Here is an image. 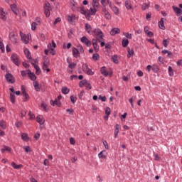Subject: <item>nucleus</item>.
Instances as JSON below:
<instances>
[{
    "instance_id": "f704fd0d",
    "label": "nucleus",
    "mask_w": 182,
    "mask_h": 182,
    "mask_svg": "<svg viewBox=\"0 0 182 182\" xmlns=\"http://www.w3.org/2000/svg\"><path fill=\"white\" fill-rule=\"evenodd\" d=\"M99 1L100 0H92L93 8H99V5H100V4L99 3Z\"/></svg>"
},
{
    "instance_id": "ea45409f",
    "label": "nucleus",
    "mask_w": 182,
    "mask_h": 182,
    "mask_svg": "<svg viewBox=\"0 0 182 182\" xmlns=\"http://www.w3.org/2000/svg\"><path fill=\"white\" fill-rule=\"evenodd\" d=\"M112 10V12H114V15H119V8H117V6H113Z\"/></svg>"
},
{
    "instance_id": "9b49d317",
    "label": "nucleus",
    "mask_w": 182,
    "mask_h": 182,
    "mask_svg": "<svg viewBox=\"0 0 182 182\" xmlns=\"http://www.w3.org/2000/svg\"><path fill=\"white\" fill-rule=\"evenodd\" d=\"M77 4L75 2V0H70V7L74 12L77 11Z\"/></svg>"
},
{
    "instance_id": "39448f33",
    "label": "nucleus",
    "mask_w": 182,
    "mask_h": 182,
    "mask_svg": "<svg viewBox=\"0 0 182 182\" xmlns=\"http://www.w3.org/2000/svg\"><path fill=\"white\" fill-rule=\"evenodd\" d=\"M50 63H49V59L44 58V61L43 63V70H46L47 73L50 72V69H49V66Z\"/></svg>"
},
{
    "instance_id": "2eb2a0df",
    "label": "nucleus",
    "mask_w": 182,
    "mask_h": 182,
    "mask_svg": "<svg viewBox=\"0 0 182 182\" xmlns=\"http://www.w3.org/2000/svg\"><path fill=\"white\" fill-rule=\"evenodd\" d=\"M102 12L105 18L107 20L112 19V16L110 15V13H109V11L106 9V8H103Z\"/></svg>"
},
{
    "instance_id": "603ef678",
    "label": "nucleus",
    "mask_w": 182,
    "mask_h": 182,
    "mask_svg": "<svg viewBox=\"0 0 182 182\" xmlns=\"http://www.w3.org/2000/svg\"><path fill=\"white\" fill-rule=\"evenodd\" d=\"M77 65V64L76 63H69L68 68H69V69H75V68H76Z\"/></svg>"
},
{
    "instance_id": "4c0bfd02",
    "label": "nucleus",
    "mask_w": 182,
    "mask_h": 182,
    "mask_svg": "<svg viewBox=\"0 0 182 182\" xmlns=\"http://www.w3.org/2000/svg\"><path fill=\"white\" fill-rule=\"evenodd\" d=\"M10 100L11 103L14 105L16 100L15 93H10Z\"/></svg>"
},
{
    "instance_id": "49530a36",
    "label": "nucleus",
    "mask_w": 182,
    "mask_h": 182,
    "mask_svg": "<svg viewBox=\"0 0 182 182\" xmlns=\"http://www.w3.org/2000/svg\"><path fill=\"white\" fill-rule=\"evenodd\" d=\"M100 56L99 55L98 53H94L92 55V60H99Z\"/></svg>"
},
{
    "instance_id": "bb28decb",
    "label": "nucleus",
    "mask_w": 182,
    "mask_h": 182,
    "mask_svg": "<svg viewBox=\"0 0 182 182\" xmlns=\"http://www.w3.org/2000/svg\"><path fill=\"white\" fill-rule=\"evenodd\" d=\"M11 9L12 10V11L14 12V14H15L16 15H18V8L16 7V4H11L10 6Z\"/></svg>"
},
{
    "instance_id": "f03ea898",
    "label": "nucleus",
    "mask_w": 182,
    "mask_h": 182,
    "mask_svg": "<svg viewBox=\"0 0 182 182\" xmlns=\"http://www.w3.org/2000/svg\"><path fill=\"white\" fill-rule=\"evenodd\" d=\"M52 10V6L49 2H46L44 6V14L46 18H49L50 16V11Z\"/></svg>"
},
{
    "instance_id": "4be33fe9",
    "label": "nucleus",
    "mask_w": 182,
    "mask_h": 182,
    "mask_svg": "<svg viewBox=\"0 0 182 182\" xmlns=\"http://www.w3.org/2000/svg\"><path fill=\"white\" fill-rule=\"evenodd\" d=\"M120 129V125H119L118 124H117L115 125V129H114V139H117V136L119 134V129Z\"/></svg>"
},
{
    "instance_id": "7ed1b4c3",
    "label": "nucleus",
    "mask_w": 182,
    "mask_h": 182,
    "mask_svg": "<svg viewBox=\"0 0 182 182\" xmlns=\"http://www.w3.org/2000/svg\"><path fill=\"white\" fill-rule=\"evenodd\" d=\"M56 48V43H55V41L52 40L51 43H49L48 44V49L50 50V53L53 55L55 54V48Z\"/></svg>"
},
{
    "instance_id": "a18cd8bd",
    "label": "nucleus",
    "mask_w": 182,
    "mask_h": 182,
    "mask_svg": "<svg viewBox=\"0 0 182 182\" xmlns=\"http://www.w3.org/2000/svg\"><path fill=\"white\" fill-rule=\"evenodd\" d=\"M96 12H97V10L96 9V8H90V15H96Z\"/></svg>"
},
{
    "instance_id": "9d476101",
    "label": "nucleus",
    "mask_w": 182,
    "mask_h": 182,
    "mask_svg": "<svg viewBox=\"0 0 182 182\" xmlns=\"http://www.w3.org/2000/svg\"><path fill=\"white\" fill-rule=\"evenodd\" d=\"M80 41H81L82 43H85V45H86V46H87V47L92 46V41H90L86 36H82L80 38Z\"/></svg>"
},
{
    "instance_id": "412c9836",
    "label": "nucleus",
    "mask_w": 182,
    "mask_h": 182,
    "mask_svg": "<svg viewBox=\"0 0 182 182\" xmlns=\"http://www.w3.org/2000/svg\"><path fill=\"white\" fill-rule=\"evenodd\" d=\"M21 93H22L23 97H25V100H28L29 95H28V93H26V90L23 88V85L21 86Z\"/></svg>"
},
{
    "instance_id": "8fccbe9b",
    "label": "nucleus",
    "mask_w": 182,
    "mask_h": 182,
    "mask_svg": "<svg viewBox=\"0 0 182 182\" xmlns=\"http://www.w3.org/2000/svg\"><path fill=\"white\" fill-rule=\"evenodd\" d=\"M168 75L169 76H173L174 72L173 71V68H171V66H169L168 68Z\"/></svg>"
},
{
    "instance_id": "de8ad7c7",
    "label": "nucleus",
    "mask_w": 182,
    "mask_h": 182,
    "mask_svg": "<svg viewBox=\"0 0 182 182\" xmlns=\"http://www.w3.org/2000/svg\"><path fill=\"white\" fill-rule=\"evenodd\" d=\"M0 127H1V129H6V124L5 123V121H0Z\"/></svg>"
},
{
    "instance_id": "1a4fd4ad",
    "label": "nucleus",
    "mask_w": 182,
    "mask_h": 182,
    "mask_svg": "<svg viewBox=\"0 0 182 182\" xmlns=\"http://www.w3.org/2000/svg\"><path fill=\"white\" fill-rule=\"evenodd\" d=\"M36 122L40 124V129H43L42 125L45 123V118L42 115H38L36 117Z\"/></svg>"
},
{
    "instance_id": "dca6fc26",
    "label": "nucleus",
    "mask_w": 182,
    "mask_h": 182,
    "mask_svg": "<svg viewBox=\"0 0 182 182\" xmlns=\"http://www.w3.org/2000/svg\"><path fill=\"white\" fill-rule=\"evenodd\" d=\"M0 19H2V21H6V14L4 11V9H2V7H0Z\"/></svg>"
},
{
    "instance_id": "774afa93",
    "label": "nucleus",
    "mask_w": 182,
    "mask_h": 182,
    "mask_svg": "<svg viewBox=\"0 0 182 182\" xmlns=\"http://www.w3.org/2000/svg\"><path fill=\"white\" fill-rule=\"evenodd\" d=\"M105 114L106 116H110V109L107 107L105 110Z\"/></svg>"
},
{
    "instance_id": "393cba45",
    "label": "nucleus",
    "mask_w": 182,
    "mask_h": 182,
    "mask_svg": "<svg viewBox=\"0 0 182 182\" xmlns=\"http://www.w3.org/2000/svg\"><path fill=\"white\" fill-rule=\"evenodd\" d=\"M85 26L86 32H87L89 34L92 33V26H90L89 23H85Z\"/></svg>"
},
{
    "instance_id": "b1692460",
    "label": "nucleus",
    "mask_w": 182,
    "mask_h": 182,
    "mask_svg": "<svg viewBox=\"0 0 182 182\" xmlns=\"http://www.w3.org/2000/svg\"><path fill=\"white\" fill-rule=\"evenodd\" d=\"M27 72H28L27 73L31 80H36V75H35V74L31 72L30 70H28Z\"/></svg>"
},
{
    "instance_id": "58836bf2",
    "label": "nucleus",
    "mask_w": 182,
    "mask_h": 182,
    "mask_svg": "<svg viewBox=\"0 0 182 182\" xmlns=\"http://www.w3.org/2000/svg\"><path fill=\"white\" fill-rule=\"evenodd\" d=\"M77 50L79 51L80 53H85V49L82 45H78L77 46Z\"/></svg>"
},
{
    "instance_id": "c9c22d12",
    "label": "nucleus",
    "mask_w": 182,
    "mask_h": 182,
    "mask_svg": "<svg viewBox=\"0 0 182 182\" xmlns=\"http://www.w3.org/2000/svg\"><path fill=\"white\" fill-rule=\"evenodd\" d=\"M24 54L26 55V58H27V59H31V52H29L28 48L24 50Z\"/></svg>"
},
{
    "instance_id": "680f3d73",
    "label": "nucleus",
    "mask_w": 182,
    "mask_h": 182,
    "mask_svg": "<svg viewBox=\"0 0 182 182\" xmlns=\"http://www.w3.org/2000/svg\"><path fill=\"white\" fill-rule=\"evenodd\" d=\"M150 18H151V12H149L146 14V21H150Z\"/></svg>"
},
{
    "instance_id": "cd10ccee",
    "label": "nucleus",
    "mask_w": 182,
    "mask_h": 182,
    "mask_svg": "<svg viewBox=\"0 0 182 182\" xmlns=\"http://www.w3.org/2000/svg\"><path fill=\"white\" fill-rule=\"evenodd\" d=\"M61 92L63 95H68L69 92H70V90L67 87H63L61 89Z\"/></svg>"
},
{
    "instance_id": "423d86ee",
    "label": "nucleus",
    "mask_w": 182,
    "mask_h": 182,
    "mask_svg": "<svg viewBox=\"0 0 182 182\" xmlns=\"http://www.w3.org/2000/svg\"><path fill=\"white\" fill-rule=\"evenodd\" d=\"M11 62L14 63L16 66H19L21 65V61H19V58L18 57V55L14 53L11 57Z\"/></svg>"
},
{
    "instance_id": "0e129e2a",
    "label": "nucleus",
    "mask_w": 182,
    "mask_h": 182,
    "mask_svg": "<svg viewBox=\"0 0 182 182\" xmlns=\"http://www.w3.org/2000/svg\"><path fill=\"white\" fill-rule=\"evenodd\" d=\"M98 99L99 100H102V102H106V96L100 95Z\"/></svg>"
},
{
    "instance_id": "6e6d98bb",
    "label": "nucleus",
    "mask_w": 182,
    "mask_h": 182,
    "mask_svg": "<svg viewBox=\"0 0 182 182\" xmlns=\"http://www.w3.org/2000/svg\"><path fill=\"white\" fill-rule=\"evenodd\" d=\"M92 46L95 52H99V44H97V43L92 44Z\"/></svg>"
},
{
    "instance_id": "f3484780",
    "label": "nucleus",
    "mask_w": 182,
    "mask_h": 182,
    "mask_svg": "<svg viewBox=\"0 0 182 182\" xmlns=\"http://www.w3.org/2000/svg\"><path fill=\"white\" fill-rule=\"evenodd\" d=\"M98 157H99V159H107V153L105 150L101 151L98 154Z\"/></svg>"
},
{
    "instance_id": "c756f323",
    "label": "nucleus",
    "mask_w": 182,
    "mask_h": 182,
    "mask_svg": "<svg viewBox=\"0 0 182 182\" xmlns=\"http://www.w3.org/2000/svg\"><path fill=\"white\" fill-rule=\"evenodd\" d=\"M151 70H153L154 73H157V72H159V70H160V68H159V65L154 64L152 65Z\"/></svg>"
},
{
    "instance_id": "6e6552de",
    "label": "nucleus",
    "mask_w": 182,
    "mask_h": 182,
    "mask_svg": "<svg viewBox=\"0 0 182 182\" xmlns=\"http://www.w3.org/2000/svg\"><path fill=\"white\" fill-rule=\"evenodd\" d=\"M5 78L6 82H8V83H11V84L15 83V77H14V75H12V74L11 73L6 74Z\"/></svg>"
},
{
    "instance_id": "e2e57ef3",
    "label": "nucleus",
    "mask_w": 182,
    "mask_h": 182,
    "mask_svg": "<svg viewBox=\"0 0 182 182\" xmlns=\"http://www.w3.org/2000/svg\"><path fill=\"white\" fill-rule=\"evenodd\" d=\"M85 73L89 76H93V75H95V73L92 71V69H90V70L87 71Z\"/></svg>"
},
{
    "instance_id": "0eeeda50",
    "label": "nucleus",
    "mask_w": 182,
    "mask_h": 182,
    "mask_svg": "<svg viewBox=\"0 0 182 182\" xmlns=\"http://www.w3.org/2000/svg\"><path fill=\"white\" fill-rule=\"evenodd\" d=\"M9 39L13 42V43H18V35L15 32L12 31L9 33Z\"/></svg>"
},
{
    "instance_id": "a878e982",
    "label": "nucleus",
    "mask_w": 182,
    "mask_h": 182,
    "mask_svg": "<svg viewBox=\"0 0 182 182\" xmlns=\"http://www.w3.org/2000/svg\"><path fill=\"white\" fill-rule=\"evenodd\" d=\"M125 7L127 9H133V6H132V1L129 0L125 1Z\"/></svg>"
},
{
    "instance_id": "4d7b16f0",
    "label": "nucleus",
    "mask_w": 182,
    "mask_h": 182,
    "mask_svg": "<svg viewBox=\"0 0 182 182\" xmlns=\"http://www.w3.org/2000/svg\"><path fill=\"white\" fill-rule=\"evenodd\" d=\"M36 26H38V23L36 22H33L31 23V30L35 31L36 29Z\"/></svg>"
},
{
    "instance_id": "e433bc0d",
    "label": "nucleus",
    "mask_w": 182,
    "mask_h": 182,
    "mask_svg": "<svg viewBox=\"0 0 182 182\" xmlns=\"http://www.w3.org/2000/svg\"><path fill=\"white\" fill-rule=\"evenodd\" d=\"M129 45V40L127 38L122 39V46L123 48H126Z\"/></svg>"
},
{
    "instance_id": "a19ab883",
    "label": "nucleus",
    "mask_w": 182,
    "mask_h": 182,
    "mask_svg": "<svg viewBox=\"0 0 182 182\" xmlns=\"http://www.w3.org/2000/svg\"><path fill=\"white\" fill-rule=\"evenodd\" d=\"M87 83V80H82L80 82L79 86L80 87H83V86H86Z\"/></svg>"
},
{
    "instance_id": "f8f14e48",
    "label": "nucleus",
    "mask_w": 182,
    "mask_h": 182,
    "mask_svg": "<svg viewBox=\"0 0 182 182\" xmlns=\"http://www.w3.org/2000/svg\"><path fill=\"white\" fill-rule=\"evenodd\" d=\"M80 53H80L79 50H77V48H73V55L74 56V58H75L76 59H77V58H80Z\"/></svg>"
},
{
    "instance_id": "79ce46f5",
    "label": "nucleus",
    "mask_w": 182,
    "mask_h": 182,
    "mask_svg": "<svg viewBox=\"0 0 182 182\" xmlns=\"http://www.w3.org/2000/svg\"><path fill=\"white\" fill-rule=\"evenodd\" d=\"M31 65L33 66L34 69H36V73L38 74L39 70H41L39 66L38 65L34 64L32 61Z\"/></svg>"
},
{
    "instance_id": "09e8293b",
    "label": "nucleus",
    "mask_w": 182,
    "mask_h": 182,
    "mask_svg": "<svg viewBox=\"0 0 182 182\" xmlns=\"http://www.w3.org/2000/svg\"><path fill=\"white\" fill-rule=\"evenodd\" d=\"M23 149L25 150L26 153H31L32 151V149H31V146H23Z\"/></svg>"
},
{
    "instance_id": "a211bd4d",
    "label": "nucleus",
    "mask_w": 182,
    "mask_h": 182,
    "mask_svg": "<svg viewBox=\"0 0 182 182\" xmlns=\"http://www.w3.org/2000/svg\"><path fill=\"white\" fill-rule=\"evenodd\" d=\"M158 25L162 31L166 30V26H164V18H161L160 21L158 23Z\"/></svg>"
},
{
    "instance_id": "72a5a7b5",
    "label": "nucleus",
    "mask_w": 182,
    "mask_h": 182,
    "mask_svg": "<svg viewBox=\"0 0 182 182\" xmlns=\"http://www.w3.org/2000/svg\"><path fill=\"white\" fill-rule=\"evenodd\" d=\"M168 43H170L169 38L163 40V46H164V48H167L168 46Z\"/></svg>"
},
{
    "instance_id": "5701e85b",
    "label": "nucleus",
    "mask_w": 182,
    "mask_h": 182,
    "mask_svg": "<svg viewBox=\"0 0 182 182\" xmlns=\"http://www.w3.org/2000/svg\"><path fill=\"white\" fill-rule=\"evenodd\" d=\"M100 73L103 76H109V72H107V70H106V67H102L100 69Z\"/></svg>"
},
{
    "instance_id": "3c124183",
    "label": "nucleus",
    "mask_w": 182,
    "mask_h": 182,
    "mask_svg": "<svg viewBox=\"0 0 182 182\" xmlns=\"http://www.w3.org/2000/svg\"><path fill=\"white\" fill-rule=\"evenodd\" d=\"M76 100H77V98L73 95L70 96V102L75 105V103H76Z\"/></svg>"
},
{
    "instance_id": "f257e3e1",
    "label": "nucleus",
    "mask_w": 182,
    "mask_h": 182,
    "mask_svg": "<svg viewBox=\"0 0 182 182\" xmlns=\"http://www.w3.org/2000/svg\"><path fill=\"white\" fill-rule=\"evenodd\" d=\"M92 32L94 33V36H95L97 41H98V42H102V41H103V38L105 36V34L103 33V31H102V30L99 28H94L92 30Z\"/></svg>"
},
{
    "instance_id": "2f4dec72",
    "label": "nucleus",
    "mask_w": 182,
    "mask_h": 182,
    "mask_svg": "<svg viewBox=\"0 0 182 182\" xmlns=\"http://www.w3.org/2000/svg\"><path fill=\"white\" fill-rule=\"evenodd\" d=\"M127 52H128L127 58H132V56H134V50L128 48Z\"/></svg>"
},
{
    "instance_id": "69168bd1",
    "label": "nucleus",
    "mask_w": 182,
    "mask_h": 182,
    "mask_svg": "<svg viewBox=\"0 0 182 182\" xmlns=\"http://www.w3.org/2000/svg\"><path fill=\"white\" fill-rule=\"evenodd\" d=\"M83 95H85V91L84 90L80 91V92L78 94L79 99H82L83 97Z\"/></svg>"
},
{
    "instance_id": "ddd939ff",
    "label": "nucleus",
    "mask_w": 182,
    "mask_h": 182,
    "mask_svg": "<svg viewBox=\"0 0 182 182\" xmlns=\"http://www.w3.org/2000/svg\"><path fill=\"white\" fill-rule=\"evenodd\" d=\"M80 14L85 15L86 18H90V13L88 11V10H85V8H83V6L80 7Z\"/></svg>"
},
{
    "instance_id": "c03bdc74",
    "label": "nucleus",
    "mask_w": 182,
    "mask_h": 182,
    "mask_svg": "<svg viewBox=\"0 0 182 182\" xmlns=\"http://www.w3.org/2000/svg\"><path fill=\"white\" fill-rule=\"evenodd\" d=\"M41 107H43V110H45V112H48V105H46V103L45 102H42L41 103Z\"/></svg>"
},
{
    "instance_id": "20e7f679",
    "label": "nucleus",
    "mask_w": 182,
    "mask_h": 182,
    "mask_svg": "<svg viewBox=\"0 0 182 182\" xmlns=\"http://www.w3.org/2000/svg\"><path fill=\"white\" fill-rule=\"evenodd\" d=\"M20 36L21 38V41L26 45L29 43V41H31V34L25 35L21 31L20 32Z\"/></svg>"
},
{
    "instance_id": "473e14b6",
    "label": "nucleus",
    "mask_w": 182,
    "mask_h": 182,
    "mask_svg": "<svg viewBox=\"0 0 182 182\" xmlns=\"http://www.w3.org/2000/svg\"><path fill=\"white\" fill-rule=\"evenodd\" d=\"M11 166L13 168H15L16 170H19L21 167H22V164L16 165L15 162L11 163Z\"/></svg>"
},
{
    "instance_id": "6ab92c4d",
    "label": "nucleus",
    "mask_w": 182,
    "mask_h": 182,
    "mask_svg": "<svg viewBox=\"0 0 182 182\" xmlns=\"http://www.w3.org/2000/svg\"><path fill=\"white\" fill-rule=\"evenodd\" d=\"M173 11L176 12L177 16H180V15L182 14V10L181 9L176 7L175 6H172Z\"/></svg>"
},
{
    "instance_id": "4468645a",
    "label": "nucleus",
    "mask_w": 182,
    "mask_h": 182,
    "mask_svg": "<svg viewBox=\"0 0 182 182\" xmlns=\"http://www.w3.org/2000/svg\"><path fill=\"white\" fill-rule=\"evenodd\" d=\"M119 33H120V29L119 28H113L109 32L111 36H114Z\"/></svg>"
},
{
    "instance_id": "5fc2aeb1",
    "label": "nucleus",
    "mask_w": 182,
    "mask_h": 182,
    "mask_svg": "<svg viewBox=\"0 0 182 182\" xmlns=\"http://www.w3.org/2000/svg\"><path fill=\"white\" fill-rule=\"evenodd\" d=\"M124 36L127 38V39H132V33H123Z\"/></svg>"
},
{
    "instance_id": "bf43d9fd",
    "label": "nucleus",
    "mask_w": 182,
    "mask_h": 182,
    "mask_svg": "<svg viewBox=\"0 0 182 182\" xmlns=\"http://www.w3.org/2000/svg\"><path fill=\"white\" fill-rule=\"evenodd\" d=\"M136 99V97H132L129 100V103L131 104V106L133 108H134V104L133 103V100Z\"/></svg>"
},
{
    "instance_id": "c85d7f7f",
    "label": "nucleus",
    "mask_w": 182,
    "mask_h": 182,
    "mask_svg": "<svg viewBox=\"0 0 182 182\" xmlns=\"http://www.w3.org/2000/svg\"><path fill=\"white\" fill-rule=\"evenodd\" d=\"M36 92H41V87H39V83L38 81H34L33 83Z\"/></svg>"
},
{
    "instance_id": "338daca9",
    "label": "nucleus",
    "mask_w": 182,
    "mask_h": 182,
    "mask_svg": "<svg viewBox=\"0 0 182 182\" xmlns=\"http://www.w3.org/2000/svg\"><path fill=\"white\" fill-rule=\"evenodd\" d=\"M88 68H89V65H87V64H86V63L82 64L83 72H85Z\"/></svg>"
},
{
    "instance_id": "7c9ffc66",
    "label": "nucleus",
    "mask_w": 182,
    "mask_h": 182,
    "mask_svg": "<svg viewBox=\"0 0 182 182\" xmlns=\"http://www.w3.org/2000/svg\"><path fill=\"white\" fill-rule=\"evenodd\" d=\"M21 139L24 141H29V136H28V134H26V133H23L21 134Z\"/></svg>"
},
{
    "instance_id": "864d4df0",
    "label": "nucleus",
    "mask_w": 182,
    "mask_h": 182,
    "mask_svg": "<svg viewBox=\"0 0 182 182\" xmlns=\"http://www.w3.org/2000/svg\"><path fill=\"white\" fill-rule=\"evenodd\" d=\"M149 7H150V4H144L141 8L143 11H146V9H149Z\"/></svg>"
},
{
    "instance_id": "37998d69",
    "label": "nucleus",
    "mask_w": 182,
    "mask_h": 182,
    "mask_svg": "<svg viewBox=\"0 0 182 182\" xmlns=\"http://www.w3.org/2000/svg\"><path fill=\"white\" fill-rule=\"evenodd\" d=\"M162 53H164V55H166L167 53V57L168 58H171V56L172 55L171 51H168V50H162Z\"/></svg>"
},
{
    "instance_id": "052dcab7",
    "label": "nucleus",
    "mask_w": 182,
    "mask_h": 182,
    "mask_svg": "<svg viewBox=\"0 0 182 182\" xmlns=\"http://www.w3.org/2000/svg\"><path fill=\"white\" fill-rule=\"evenodd\" d=\"M102 143L106 150H109V144H107V141H103Z\"/></svg>"
},
{
    "instance_id": "13d9d810",
    "label": "nucleus",
    "mask_w": 182,
    "mask_h": 182,
    "mask_svg": "<svg viewBox=\"0 0 182 182\" xmlns=\"http://www.w3.org/2000/svg\"><path fill=\"white\" fill-rule=\"evenodd\" d=\"M62 21V18L60 17H58L57 18L55 19V21L53 22V26H55L56 23H58V22H60Z\"/></svg>"
},
{
    "instance_id": "aec40b11",
    "label": "nucleus",
    "mask_w": 182,
    "mask_h": 182,
    "mask_svg": "<svg viewBox=\"0 0 182 182\" xmlns=\"http://www.w3.org/2000/svg\"><path fill=\"white\" fill-rule=\"evenodd\" d=\"M50 105L52 106H58V107H60V100H58V99H55L54 101L53 100H51L50 101Z\"/></svg>"
}]
</instances>
